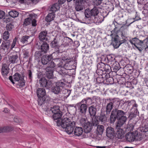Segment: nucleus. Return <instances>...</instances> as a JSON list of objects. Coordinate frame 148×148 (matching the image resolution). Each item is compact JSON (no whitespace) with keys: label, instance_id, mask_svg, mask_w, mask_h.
Wrapping results in <instances>:
<instances>
[{"label":"nucleus","instance_id":"nucleus-1","mask_svg":"<svg viewBox=\"0 0 148 148\" xmlns=\"http://www.w3.org/2000/svg\"><path fill=\"white\" fill-rule=\"evenodd\" d=\"M113 23L115 28L111 31L110 36L112 37V44L115 48L117 49L121 45L125 43L127 41L129 25L121 26V24L116 21Z\"/></svg>","mask_w":148,"mask_h":148},{"label":"nucleus","instance_id":"nucleus-2","mask_svg":"<svg viewBox=\"0 0 148 148\" xmlns=\"http://www.w3.org/2000/svg\"><path fill=\"white\" fill-rule=\"evenodd\" d=\"M119 108H116L112 110L110 117V123H114L116 119L118 120L116 125L117 127L118 126H122L125 122L127 119V117L125 116L126 112L119 110Z\"/></svg>","mask_w":148,"mask_h":148},{"label":"nucleus","instance_id":"nucleus-3","mask_svg":"<svg viewBox=\"0 0 148 148\" xmlns=\"http://www.w3.org/2000/svg\"><path fill=\"white\" fill-rule=\"evenodd\" d=\"M58 126H61L64 131L69 134H71L73 132L75 126V123L71 121L68 118H65L56 121Z\"/></svg>","mask_w":148,"mask_h":148},{"label":"nucleus","instance_id":"nucleus-4","mask_svg":"<svg viewBox=\"0 0 148 148\" xmlns=\"http://www.w3.org/2000/svg\"><path fill=\"white\" fill-rule=\"evenodd\" d=\"M36 93L38 97V101L39 105L41 106L50 101V97L48 95L46 94V91L44 88H38L37 90Z\"/></svg>","mask_w":148,"mask_h":148},{"label":"nucleus","instance_id":"nucleus-5","mask_svg":"<svg viewBox=\"0 0 148 148\" xmlns=\"http://www.w3.org/2000/svg\"><path fill=\"white\" fill-rule=\"evenodd\" d=\"M109 103H107L105 108V112L106 115H109L113 108H116L119 107L120 104V101L119 98H110L108 99Z\"/></svg>","mask_w":148,"mask_h":148},{"label":"nucleus","instance_id":"nucleus-6","mask_svg":"<svg viewBox=\"0 0 148 148\" xmlns=\"http://www.w3.org/2000/svg\"><path fill=\"white\" fill-rule=\"evenodd\" d=\"M24 75L23 74L21 78L20 74L18 73H16L13 76H10L9 79L13 84H14V81H18L19 80H21H21L22 82L21 83V85L22 86H23L25 85V80L24 79Z\"/></svg>","mask_w":148,"mask_h":148},{"label":"nucleus","instance_id":"nucleus-7","mask_svg":"<svg viewBox=\"0 0 148 148\" xmlns=\"http://www.w3.org/2000/svg\"><path fill=\"white\" fill-rule=\"evenodd\" d=\"M64 88V84L62 82H56V85L53 87L51 91L54 94L58 95L61 93Z\"/></svg>","mask_w":148,"mask_h":148},{"label":"nucleus","instance_id":"nucleus-8","mask_svg":"<svg viewBox=\"0 0 148 148\" xmlns=\"http://www.w3.org/2000/svg\"><path fill=\"white\" fill-rule=\"evenodd\" d=\"M20 53L18 51H14L9 56V60L11 63H17L19 60Z\"/></svg>","mask_w":148,"mask_h":148},{"label":"nucleus","instance_id":"nucleus-9","mask_svg":"<svg viewBox=\"0 0 148 148\" xmlns=\"http://www.w3.org/2000/svg\"><path fill=\"white\" fill-rule=\"evenodd\" d=\"M99 13V10L96 7H94L90 10L89 9H87L85 11V16L87 18H89L90 16L93 17L97 15Z\"/></svg>","mask_w":148,"mask_h":148},{"label":"nucleus","instance_id":"nucleus-10","mask_svg":"<svg viewBox=\"0 0 148 148\" xmlns=\"http://www.w3.org/2000/svg\"><path fill=\"white\" fill-rule=\"evenodd\" d=\"M54 111L53 115V117L54 120L62 119L61 118L62 116V113L60 109V107L58 106H55V108L53 110Z\"/></svg>","mask_w":148,"mask_h":148},{"label":"nucleus","instance_id":"nucleus-11","mask_svg":"<svg viewBox=\"0 0 148 148\" xmlns=\"http://www.w3.org/2000/svg\"><path fill=\"white\" fill-rule=\"evenodd\" d=\"M77 106L78 112L80 114H86L87 108V106L86 104L77 103Z\"/></svg>","mask_w":148,"mask_h":148},{"label":"nucleus","instance_id":"nucleus-12","mask_svg":"<svg viewBox=\"0 0 148 148\" xmlns=\"http://www.w3.org/2000/svg\"><path fill=\"white\" fill-rule=\"evenodd\" d=\"M86 1V0H76L75 9L76 11H79L82 10L84 6L83 3Z\"/></svg>","mask_w":148,"mask_h":148},{"label":"nucleus","instance_id":"nucleus-13","mask_svg":"<svg viewBox=\"0 0 148 148\" xmlns=\"http://www.w3.org/2000/svg\"><path fill=\"white\" fill-rule=\"evenodd\" d=\"M97 106V104L96 103L95 105H93L89 107L88 111L90 116L94 117L96 116Z\"/></svg>","mask_w":148,"mask_h":148},{"label":"nucleus","instance_id":"nucleus-14","mask_svg":"<svg viewBox=\"0 0 148 148\" xmlns=\"http://www.w3.org/2000/svg\"><path fill=\"white\" fill-rule=\"evenodd\" d=\"M39 83L41 86L46 87L47 88H50L51 86L50 82L49 81H48L44 77L41 78L39 80Z\"/></svg>","mask_w":148,"mask_h":148},{"label":"nucleus","instance_id":"nucleus-15","mask_svg":"<svg viewBox=\"0 0 148 148\" xmlns=\"http://www.w3.org/2000/svg\"><path fill=\"white\" fill-rule=\"evenodd\" d=\"M10 46V40L4 41L3 42L1 46V48L4 52L3 54H5L8 51V49Z\"/></svg>","mask_w":148,"mask_h":148},{"label":"nucleus","instance_id":"nucleus-16","mask_svg":"<svg viewBox=\"0 0 148 148\" xmlns=\"http://www.w3.org/2000/svg\"><path fill=\"white\" fill-rule=\"evenodd\" d=\"M141 41L138 44H137L135 45L134 46L138 49V50L140 52H141L143 50L145 46L144 45V42H145V43H147L148 42V36Z\"/></svg>","mask_w":148,"mask_h":148},{"label":"nucleus","instance_id":"nucleus-17","mask_svg":"<svg viewBox=\"0 0 148 148\" xmlns=\"http://www.w3.org/2000/svg\"><path fill=\"white\" fill-rule=\"evenodd\" d=\"M121 126H118L116 127V126L117 130L116 131L115 136L119 139H122L124 136V132L123 130L120 128Z\"/></svg>","mask_w":148,"mask_h":148},{"label":"nucleus","instance_id":"nucleus-18","mask_svg":"<svg viewBox=\"0 0 148 148\" xmlns=\"http://www.w3.org/2000/svg\"><path fill=\"white\" fill-rule=\"evenodd\" d=\"M52 58L51 54L49 55H44L41 58V63L43 65H46L49 61H50L52 60Z\"/></svg>","mask_w":148,"mask_h":148},{"label":"nucleus","instance_id":"nucleus-19","mask_svg":"<svg viewBox=\"0 0 148 148\" xmlns=\"http://www.w3.org/2000/svg\"><path fill=\"white\" fill-rule=\"evenodd\" d=\"M114 129L111 127H108L106 128V136L110 138L114 137Z\"/></svg>","mask_w":148,"mask_h":148},{"label":"nucleus","instance_id":"nucleus-20","mask_svg":"<svg viewBox=\"0 0 148 148\" xmlns=\"http://www.w3.org/2000/svg\"><path fill=\"white\" fill-rule=\"evenodd\" d=\"M134 134L132 132H128L125 136L126 140L127 142L132 143L135 141Z\"/></svg>","mask_w":148,"mask_h":148},{"label":"nucleus","instance_id":"nucleus-21","mask_svg":"<svg viewBox=\"0 0 148 148\" xmlns=\"http://www.w3.org/2000/svg\"><path fill=\"white\" fill-rule=\"evenodd\" d=\"M47 31L45 30L41 32L39 34V38L40 40V42H41L42 41H46L47 40Z\"/></svg>","mask_w":148,"mask_h":148},{"label":"nucleus","instance_id":"nucleus-22","mask_svg":"<svg viewBox=\"0 0 148 148\" xmlns=\"http://www.w3.org/2000/svg\"><path fill=\"white\" fill-rule=\"evenodd\" d=\"M9 69L8 65L6 64H3L1 69V73L4 77H5L8 74Z\"/></svg>","mask_w":148,"mask_h":148},{"label":"nucleus","instance_id":"nucleus-23","mask_svg":"<svg viewBox=\"0 0 148 148\" xmlns=\"http://www.w3.org/2000/svg\"><path fill=\"white\" fill-rule=\"evenodd\" d=\"M51 45L52 47L58 49V50L53 52V54H57L60 52L59 49L60 46L58 45V42L55 38L51 42Z\"/></svg>","mask_w":148,"mask_h":148},{"label":"nucleus","instance_id":"nucleus-24","mask_svg":"<svg viewBox=\"0 0 148 148\" xmlns=\"http://www.w3.org/2000/svg\"><path fill=\"white\" fill-rule=\"evenodd\" d=\"M72 61L71 60L64 63V68L66 70H73L72 68L73 65L72 64Z\"/></svg>","mask_w":148,"mask_h":148},{"label":"nucleus","instance_id":"nucleus-25","mask_svg":"<svg viewBox=\"0 0 148 148\" xmlns=\"http://www.w3.org/2000/svg\"><path fill=\"white\" fill-rule=\"evenodd\" d=\"M41 51L42 52L46 53L49 49V45L46 42H43V43L40 45Z\"/></svg>","mask_w":148,"mask_h":148},{"label":"nucleus","instance_id":"nucleus-26","mask_svg":"<svg viewBox=\"0 0 148 148\" xmlns=\"http://www.w3.org/2000/svg\"><path fill=\"white\" fill-rule=\"evenodd\" d=\"M83 132V129L81 127H76L74 131V134L77 136L81 135Z\"/></svg>","mask_w":148,"mask_h":148},{"label":"nucleus","instance_id":"nucleus-27","mask_svg":"<svg viewBox=\"0 0 148 148\" xmlns=\"http://www.w3.org/2000/svg\"><path fill=\"white\" fill-rule=\"evenodd\" d=\"M84 131L86 133H88L90 132L92 128V125H90V122L88 123L83 126Z\"/></svg>","mask_w":148,"mask_h":148},{"label":"nucleus","instance_id":"nucleus-28","mask_svg":"<svg viewBox=\"0 0 148 148\" xmlns=\"http://www.w3.org/2000/svg\"><path fill=\"white\" fill-rule=\"evenodd\" d=\"M55 17V14L53 12L49 13L45 18V20L47 22H50L54 19Z\"/></svg>","mask_w":148,"mask_h":148},{"label":"nucleus","instance_id":"nucleus-29","mask_svg":"<svg viewBox=\"0 0 148 148\" xmlns=\"http://www.w3.org/2000/svg\"><path fill=\"white\" fill-rule=\"evenodd\" d=\"M30 17L32 18L31 22L32 25L33 26H36L37 25V21L35 18H36L37 15L35 14H31Z\"/></svg>","mask_w":148,"mask_h":148},{"label":"nucleus","instance_id":"nucleus-30","mask_svg":"<svg viewBox=\"0 0 148 148\" xmlns=\"http://www.w3.org/2000/svg\"><path fill=\"white\" fill-rule=\"evenodd\" d=\"M56 66V64L54 62L51 61L48 63V66L46 68V71H49L50 70L53 71L52 69L54 68Z\"/></svg>","mask_w":148,"mask_h":148},{"label":"nucleus","instance_id":"nucleus-31","mask_svg":"<svg viewBox=\"0 0 148 148\" xmlns=\"http://www.w3.org/2000/svg\"><path fill=\"white\" fill-rule=\"evenodd\" d=\"M60 8V5L57 3L54 4L51 7L50 11L52 12H54L59 9Z\"/></svg>","mask_w":148,"mask_h":148},{"label":"nucleus","instance_id":"nucleus-32","mask_svg":"<svg viewBox=\"0 0 148 148\" xmlns=\"http://www.w3.org/2000/svg\"><path fill=\"white\" fill-rule=\"evenodd\" d=\"M121 68L119 64L118 63H115L113 64L112 67V72H114L116 73L118 71H119Z\"/></svg>","mask_w":148,"mask_h":148},{"label":"nucleus","instance_id":"nucleus-33","mask_svg":"<svg viewBox=\"0 0 148 148\" xmlns=\"http://www.w3.org/2000/svg\"><path fill=\"white\" fill-rule=\"evenodd\" d=\"M64 68H60L57 67L56 68V71L60 74L62 75V76L67 75V74L66 72L65 71Z\"/></svg>","mask_w":148,"mask_h":148},{"label":"nucleus","instance_id":"nucleus-34","mask_svg":"<svg viewBox=\"0 0 148 148\" xmlns=\"http://www.w3.org/2000/svg\"><path fill=\"white\" fill-rule=\"evenodd\" d=\"M104 126L102 125H99L97 126L96 133L99 135L102 134L103 132Z\"/></svg>","mask_w":148,"mask_h":148},{"label":"nucleus","instance_id":"nucleus-35","mask_svg":"<svg viewBox=\"0 0 148 148\" xmlns=\"http://www.w3.org/2000/svg\"><path fill=\"white\" fill-rule=\"evenodd\" d=\"M142 40H140L136 37L132 38L131 40H130V43L133 45H134L137 44H138L140 42H141Z\"/></svg>","mask_w":148,"mask_h":148},{"label":"nucleus","instance_id":"nucleus-36","mask_svg":"<svg viewBox=\"0 0 148 148\" xmlns=\"http://www.w3.org/2000/svg\"><path fill=\"white\" fill-rule=\"evenodd\" d=\"M86 98V105H90L92 103V100L97 99V98L96 96H93L92 98L90 97H87Z\"/></svg>","mask_w":148,"mask_h":148},{"label":"nucleus","instance_id":"nucleus-37","mask_svg":"<svg viewBox=\"0 0 148 148\" xmlns=\"http://www.w3.org/2000/svg\"><path fill=\"white\" fill-rule=\"evenodd\" d=\"M30 37V36L26 35L23 36L21 38V41L23 44H27L29 42V40Z\"/></svg>","mask_w":148,"mask_h":148},{"label":"nucleus","instance_id":"nucleus-38","mask_svg":"<svg viewBox=\"0 0 148 148\" xmlns=\"http://www.w3.org/2000/svg\"><path fill=\"white\" fill-rule=\"evenodd\" d=\"M134 139L135 141H140L143 139V136L140 133H138L137 134H134Z\"/></svg>","mask_w":148,"mask_h":148},{"label":"nucleus","instance_id":"nucleus-39","mask_svg":"<svg viewBox=\"0 0 148 148\" xmlns=\"http://www.w3.org/2000/svg\"><path fill=\"white\" fill-rule=\"evenodd\" d=\"M92 18L93 19V22L95 23H99L101 22V19L100 18L99 15H97L92 17Z\"/></svg>","mask_w":148,"mask_h":148},{"label":"nucleus","instance_id":"nucleus-40","mask_svg":"<svg viewBox=\"0 0 148 148\" xmlns=\"http://www.w3.org/2000/svg\"><path fill=\"white\" fill-rule=\"evenodd\" d=\"M9 15L13 18H15L18 16V13L15 10H12L9 12Z\"/></svg>","mask_w":148,"mask_h":148},{"label":"nucleus","instance_id":"nucleus-41","mask_svg":"<svg viewBox=\"0 0 148 148\" xmlns=\"http://www.w3.org/2000/svg\"><path fill=\"white\" fill-rule=\"evenodd\" d=\"M103 68L104 69H103V71L104 73H110V71L112 70V69H111V67L109 65L107 64H105Z\"/></svg>","mask_w":148,"mask_h":148},{"label":"nucleus","instance_id":"nucleus-42","mask_svg":"<svg viewBox=\"0 0 148 148\" xmlns=\"http://www.w3.org/2000/svg\"><path fill=\"white\" fill-rule=\"evenodd\" d=\"M62 91L63 94L64 95V96L65 97L69 96L71 93V91L70 90L64 88Z\"/></svg>","mask_w":148,"mask_h":148},{"label":"nucleus","instance_id":"nucleus-43","mask_svg":"<svg viewBox=\"0 0 148 148\" xmlns=\"http://www.w3.org/2000/svg\"><path fill=\"white\" fill-rule=\"evenodd\" d=\"M55 108V106H54L53 107H50V108L47 109L46 110L45 114L49 116L51 115L52 114H53L54 111H53V110Z\"/></svg>","mask_w":148,"mask_h":148},{"label":"nucleus","instance_id":"nucleus-44","mask_svg":"<svg viewBox=\"0 0 148 148\" xmlns=\"http://www.w3.org/2000/svg\"><path fill=\"white\" fill-rule=\"evenodd\" d=\"M99 120L101 122L105 123L107 120V117L105 114H101L98 118Z\"/></svg>","mask_w":148,"mask_h":148},{"label":"nucleus","instance_id":"nucleus-45","mask_svg":"<svg viewBox=\"0 0 148 148\" xmlns=\"http://www.w3.org/2000/svg\"><path fill=\"white\" fill-rule=\"evenodd\" d=\"M2 128L3 132H9L13 130V128L12 127L9 126L2 127Z\"/></svg>","mask_w":148,"mask_h":148},{"label":"nucleus","instance_id":"nucleus-46","mask_svg":"<svg viewBox=\"0 0 148 148\" xmlns=\"http://www.w3.org/2000/svg\"><path fill=\"white\" fill-rule=\"evenodd\" d=\"M42 51H36L34 55L35 59L37 60L40 58L42 56Z\"/></svg>","mask_w":148,"mask_h":148},{"label":"nucleus","instance_id":"nucleus-47","mask_svg":"<svg viewBox=\"0 0 148 148\" xmlns=\"http://www.w3.org/2000/svg\"><path fill=\"white\" fill-rule=\"evenodd\" d=\"M104 78L103 76H99L96 78V82L98 83H103L104 82Z\"/></svg>","mask_w":148,"mask_h":148},{"label":"nucleus","instance_id":"nucleus-48","mask_svg":"<svg viewBox=\"0 0 148 148\" xmlns=\"http://www.w3.org/2000/svg\"><path fill=\"white\" fill-rule=\"evenodd\" d=\"M80 123L81 124L82 126H83L85 125H86L89 122L88 121V120L86 118H82L80 120Z\"/></svg>","mask_w":148,"mask_h":148},{"label":"nucleus","instance_id":"nucleus-49","mask_svg":"<svg viewBox=\"0 0 148 148\" xmlns=\"http://www.w3.org/2000/svg\"><path fill=\"white\" fill-rule=\"evenodd\" d=\"M32 18L30 17H28L25 19L24 21L23 25L25 26H27L30 24L31 22Z\"/></svg>","mask_w":148,"mask_h":148},{"label":"nucleus","instance_id":"nucleus-50","mask_svg":"<svg viewBox=\"0 0 148 148\" xmlns=\"http://www.w3.org/2000/svg\"><path fill=\"white\" fill-rule=\"evenodd\" d=\"M14 26L13 24V23H10L7 24L6 25V28L7 30L11 31L12 29L14 28Z\"/></svg>","mask_w":148,"mask_h":148},{"label":"nucleus","instance_id":"nucleus-51","mask_svg":"<svg viewBox=\"0 0 148 148\" xmlns=\"http://www.w3.org/2000/svg\"><path fill=\"white\" fill-rule=\"evenodd\" d=\"M3 39L7 41L9 38V33L8 31H5L3 34Z\"/></svg>","mask_w":148,"mask_h":148},{"label":"nucleus","instance_id":"nucleus-52","mask_svg":"<svg viewBox=\"0 0 148 148\" xmlns=\"http://www.w3.org/2000/svg\"><path fill=\"white\" fill-rule=\"evenodd\" d=\"M46 77L49 79L52 78L53 77V71H46Z\"/></svg>","mask_w":148,"mask_h":148},{"label":"nucleus","instance_id":"nucleus-53","mask_svg":"<svg viewBox=\"0 0 148 148\" xmlns=\"http://www.w3.org/2000/svg\"><path fill=\"white\" fill-rule=\"evenodd\" d=\"M105 64L102 62L98 63L97 65V69L103 70Z\"/></svg>","mask_w":148,"mask_h":148},{"label":"nucleus","instance_id":"nucleus-54","mask_svg":"<svg viewBox=\"0 0 148 148\" xmlns=\"http://www.w3.org/2000/svg\"><path fill=\"white\" fill-rule=\"evenodd\" d=\"M23 53V58H27L29 56V51L27 50H25Z\"/></svg>","mask_w":148,"mask_h":148},{"label":"nucleus","instance_id":"nucleus-55","mask_svg":"<svg viewBox=\"0 0 148 148\" xmlns=\"http://www.w3.org/2000/svg\"><path fill=\"white\" fill-rule=\"evenodd\" d=\"M96 72L99 76H103L104 73L102 70L100 69H97L96 70Z\"/></svg>","mask_w":148,"mask_h":148},{"label":"nucleus","instance_id":"nucleus-56","mask_svg":"<svg viewBox=\"0 0 148 148\" xmlns=\"http://www.w3.org/2000/svg\"><path fill=\"white\" fill-rule=\"evenodd\" d=\"M98 123V121L95 119H92V123H90V125H92V126H96Z\"/></svg>","mask_w":148,"mask_h":148},{"label":"nucleus","instance_id":"nucleus-57","mask_svg":"<svg viewBox=\"0 0 148 148\" xmlns=\"http://www.w3.org/2000/svg\"><path fill=\"white\" fill-rule=\"evenodd\" d=\"M27 74L28 76L29 79L30 80V82H31L32 81V72L31 70H28L27 71Z\"/></svg>","mask_w":148,"mask_h":148},{"label":"nucleus","instance_id":"nucleus-58","mask_svg":"<svg viewBox=\"0 0 148 148\" xmlns=\"http://www.w3.org/2000/svg\"><path fill=\"white\" fill-rule=\"evenodd\" d=\"M106 81L107 82H108L109 84H113L114 82V79L112 77H110L107 79Z\"/></svg>","mask_w":148,"mask_h":148},{"label":"nucleus","instance_id":"nucleus-59","mask_svg":"<svg viewBox=\"0 0 148 148\" xmlns=\"http://www.w3.org/2000/svg\"><path fill=\"white\" fill-rule=\"evenodd\" d=\"M16 37L14 39L12 44L11 46L10 49L11 50L15 46L16 42Z\"/></svg>","mask_w":148,"mask_h":148},{"label":"nucleus","instance_id":"nucleus-60","mask_svg":"<svg viewBox=\"0 0 148 148\" xmlns=\"http://www.w3.org/2000/svg\"><path fill=\"white\" fill-rule=\"evenodd\" d=\"M107 58L110 62L113 61L115 60V58L113 55H110L107 57Z\"/></svg>","mask_w":148,"mask_h":148},{"label":"nucleus","instance_id":"nucleus-61","mask_svg":"<svg viewBox=\"0 0 148 148\" xmlns=\"http://www.w3.org/2000/svg\"><path fill=\"white\" fill-rule=\"evenodd\" d=\"M109 73H107L106 72H105L104 73L103 75V76L104 77L105 80H106L107 79L110 77Z\"/></svg>","mask_w":148,"mask_h":148},{"label":"nucleus","instance_id":"nucleus-62","mask_svg":"<svg viewBox=\"0 0 148 148\" xmlns=\"http://www.w3.org/2000/svg\"><path fill=\"white\" fill-rule=\"evenodd\" d=\"M14 121L16 123H20L21 122V119L17 116L14 118Z\"/></svg>","mask_w":148,"mask_h":148},{"label":"nucleus","instance_id":"nucleus-63","mask_svg":"<svg viewBox=\"0 0 148 148\" xmlns=\"http://www.w3.org/2000/svg\"><path fill=\"white\" fill-rule=\"evenodd\" d=\"M63 77L62 78V79L60 80V81L58 82H62L64 84V86L65 85V83L64 82L67 83L68 82V81H67L66 79L64 78V76H63Z\"/></svg>","mask_w":148,"mask_h":148},{"label":"nucleus","instance_id":"nucleus-64","mask_svg":"<svg viewBox=\"0 0 148 148\" xmlns=\"http://www.w3.org/2000/svg\"><path fill=\"white\" fill-rule=\"evenodd\" d=\"M5 15V13L3 11L0 10V19L3 18Z\"/></svg>","mask_w":148,"mask_h":148}]
</instances>
